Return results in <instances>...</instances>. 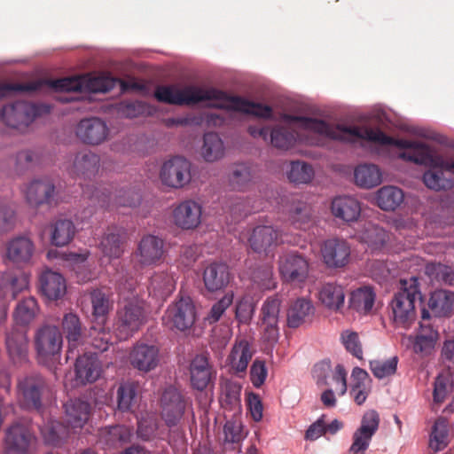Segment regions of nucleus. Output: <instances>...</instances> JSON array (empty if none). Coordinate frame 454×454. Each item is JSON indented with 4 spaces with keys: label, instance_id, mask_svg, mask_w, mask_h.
Wrapping results in <instances>:
<instances>
[{
    "label": "nucleus",
    "instance_id": "obj_26",
    "mask_svg": "<svg viewBox=\"0 0 454 454\" xmlns=\"http://www.w3.org/2000/svg\"><path fill=\"white\" fill-rule=\"evenodd\" d=\"M108 133L106 123L96 117L82 120L76 128L78 138L91 145L102 144L107 138Z\"/></svg>",
    "mask_w": 454,
    "mask_h": 454
},
{
    "label": "nucleus",
    "instance_id": "obj_13",
    "mask_svg": "<svg viewBox=\"0 0 454 454\" xmlns=\"http://www.w3.org/2000/svg\"><path fill=\"white\" fill-rule=\"evenodd\" d=\"M35 252L34 241L27 236L19 235L7 241L4 258L17 267H24L31 263Z\"/></svg>",
    "mask_w": 454,
    "mask_h": 454
},
{
    "label": "nucleus",
    "instance_id": "obj_4",
    "mask_svg": "<svg viewBox=\"0 0 454 454\" xmlns=\"http://www.w3.org/2000/svg\"><path fill=\"white\" fill-rule=\"evenodd\" d=\"M116 80L109 76L77 75L57 80H36L25 84H0V98L12 91H38L44 87L55 91L107 92L115 85Z\"/></svg>",
    "mask_w": 454,
    "mask_h": 454
},
{
    "label": "nucleus",
    "instance_id": "obj_28",
    "mask_svg": "<svg viewBox=\"0 0 454 454\" xmlns=\"http://www.w3.org/2000/svg\"><path fill=\"white\" fill-rule=\"evenodd\" d=\"M443 162L444 166L426 165L430 169L425 172L423 181L429 189L440 191L451 187V177L445 176V172L454 175V160L443 159Z\"/></svg>",
    "mask_w": 454,
    "mask_h": 454
},
{
    "label": "nucleus",
    "instance_id": "obj_51",
    "mask_svg": "<svg viewBox=\"0 0 454 454\" xmlns=\"http://www.w3.org/2000/svg\"><path fill=\"white\" fill-rule=\"evenodd\" d=\"M62 330L70 346H76L82 337V325L78 315L69 312L64 315Z\"/></svg>",
    "mask_w": 454,
    "mask_h": 454
},
{
    "label": "nucleus",
    "instance_id": "obj_2",
    "mask_svg": "<svg viewBox=\"0 0 454 454\" xmlns=\"http://www.w3.org/2000/svg\"><path fill=\"white\" fill-rule=\"evenodd\" d=\"M283 121L286 125H276L270 130V143L278 149L287 150L296 141L313 145L315 142L309 137L312 135L333 140L347 141V137H342L341 135L342 131L348 129V127L332 125L316 118L289 114H285Z\"/></svg>",
    "mask_w": 454,
    "mask_h": 454
},
{
    "label": "nucleus",
    "instance_id": "obj_54",
    "mask_svg": "<svg viewBox=\"0 0 454 454\" xmlns=\"http://www.w3.org/2000/svg\"><path fill=\"white\" fill-rule=\"evenodd\" d=\"M137 436L144 441L160 437L159 424L153 412H145L137 419Z\"/></svg>",
    "mask_w": 454,
    "mask_h": 454
},
{
    "label": "nucleus",
    "instance_id": "obj_42",
    "mask_svg": "<svg viewBox=\"0 0 454 454\" xmlns=\"http://www.w3.org/2000/svg\"><path fill=\"white\" fill-rule=\"evenodd\" d=\"M403 191L392 185L383 186L379 189L375 195V202L379 207L385 211L395 210L403 201Z\"/></svg>",
    "mask_w": 454,
    "mask_h": 454
},
{
    "label": "nucleus",
    "instance_id": "obj_53",
    "mask_svg": "<svg viewBox=\"0 0 454 454\" xmlns=\"http://www.w3.org/2000/svg\"><path fill=\"white\" fill-rule=\"evenodd\" d=\"M132 430L126 426L116 425L101 429L100 440L109 446H116L130 440Z\"/></svg>",
    "mask_w": 454,
    "mask_h": 454
},
{
    "label": "nucleus",
    "instance_id": "obj_24",
    "mask_svg": "<svg viewBox=\"0 0 454 454\" xmlns=\"http://www.w3.org/2000/svg\"><path fill=\"white\" fill-rule=\"evenodd\" d=\"M279 231L271 225H258L254 227L248 237L251 249L258 254L269 253L280 243Z\"/></svg>",
    "mask_w": 454,
    "mask_h": 454
},
{
    "label": "nucleus",
    "instance_id": "obj_9",
    "mask_svg": "<svg viewBox=\"0 0 454 454\" xmlns=\"http://www.w3.org/2000/svg\"><path fill=\"white\" fill-rule=\"evenodd\" d=\"M44 110L49 109L44 106H37L26 101H17L4 106L0 113L2 121L13 129L27 128L36 116Z\"/></svg>",
    "mask_w": 454,
    "mask_h": 454
},
{
    "label": "nucleus",
    "instance_id": "obj_57",
    "mask_svg": "<svg viewBox=\"0 0 454 454\" xmlns=\"http://www.w3.org/2000/svg\"><path fill=\"white\" fill-rule=\"evenodd\" d=\"M241 387L238 383L226 380L222 384L219 402L225 409H239Z\"/></svg>",
    "mask_w": 454,
    "mask_h": 454
},
{
    "label": "nucleus",
    "instance_id": "obj_23",
    "mask_svg": "<svg viewBox=\"0 0 454 454\" xmlns=\"http://www.w3.org/2000/svg\"><path fill=\"white\" fill-rule=\"evenodd\" d=\"M74 387L93 383L102 373L101 363L95 354H84L76 359Z\"/></svg>",
    "mask_w": 454,
    "mask_h": 454
},
{
    "label": "nucleus",
    "instance_id": "obj_16",
    "mask_svg": "<svg viewBox=\"0 0 454 454\" xmlns=\"http://www.w3.org/2000/svg\"><path fill=\"white\" fill-rule=\"evenodd\" d=\"M379 424L380 417L375 411L364 413L360 427L353 434V442L348 450L349 454L364 453L367 450Z\"/></svg>",
    "mask_w": 454,
    "mask_h": 454
},
{
    "label": "nucleus",
    "instance_id": "obj_11",
    "mask_svg": "<svg viewBox=\"0 0 454 454\" xmlns=\"http://www.w3.org/2000/svg\"><path fill=\"white\" fill-rule=\"evenodd\" d=\"M192 164L184 157L175 156L163 162L160 170V179L163 185L181 189L192 179Z\"/></svg>",
    "mask_w": 454,
    "mask_h": 454
},
{
    "label": "nucleus",
    "instance_id": "obj_6",
    "mask_svg": "<svg viewBox=\"0 0 454 454\" xmlns=\"http://www.w3.org/2000/svg\"><path fill=\"white\" fill-rule=\"evenodd\" d=\"M148 312L145 303L138 297L125 299L119 308L114 323V333L119 340L132 337L146 322Z\"/></svg>",
    "mask_w": 454,
    "mask_h": 454
},
{
    "label": "nucleus",
    "instance_id": "obj_22",
    "mask_svg": "<svg viewBox=\"0 0 454 454\" xmlns=\"http://www.w3.org/2000/svg\"><path fill=\"white\" fill-rule=\"evenodd\" d=\"M23 193L31 207L51 205L55 198V185L48 178L36 179L25 186Z\"/></svg>",
    "mask_w": 454,
    "mask_h": 454
},
{
    "label": "nucleus",
    "instance_id": "obj_47",
    "mask_svg": "<svg viewBox=\"0 0 454 454\" xmlns=\"http://www.w3.org/2000/svg\"><path fill=\"white\" fill-rule=\"evenodd\" d=\"M359 239L372 252H375L386 245L388 234L383 228L369 223L360 233Z\"/></svg>",
    "mask_w": 454,
    "mask_h": 454
},
{
    "label": "nucleus",
    "instance_id": "obj_37",
    "mask_svg": "<svg viewBox=\"0 0 454 454\" xmlns=\"http://www.w3.org/2000/svg\"><path fill=\"white\" fill-rule=\"evenodd\" d=\"M372 380L368 372L360 368L355 367L351 373L350 394L354 401L358 404H363L371 392Z\"/></svg>",
    "mask_w": 454,
    "mask_h": 454
},
{
    "label": "nucleus",
    "instance_id": "obj_41",
    "mask_svg": "<svg viewBox=\"0 0 454 454\" xmlns=\"http://www.w3.org/2000/svg\"><path fill=\"white\" fill-rule=\"evenodd\" d=\"M200 154L207 162H215L224 157L225 146L218 134L208 132L204 135Z\"/></svg>",
    "mask_w": 454,
    "mask_h": 454
},
{
    "label": "nucleus",
    "instance_id": "obj_27",
    "mask_svg": "<svg viewBox=\"0 0 454 454\" xmlns=\"http://www.w3.org/2000/svg\"><path fill=\"white\" fill-rule=\"evenodd\" d=\"M129 359L135 369L148 372L155 369L159 364V348L154 345L137 343L132 348Z\"/></svg>",
    "mask_w": 454,
    "mask_h": 454
},
{
    "label": "nucleus",
    "instance_id": "obj_14",
    "mask_svg": "<svg viewBox=\"0 0 454 454\" xmlns=\"http://www.w3.org/2000/svg\"><path fill=\"white\" fill-rule=\"evenodd\" d=\"M309 269L308 260L296 253H288L279 258V273L286 282H304L309 276Z\"/></svg>",
    "mask_w": 454,
    "mask_h": 454
},
{
    "label": "nucleus",
    "instance_id": "obj_12",
    "mask_svg": "<svg viewBox=\"0 0 454 454\" xmlns=\"http://www.w3.org/2000/svg\"><path fill=\"white\" fill-rule=\"evenodd\" d=\"M4 441L9 450L26 454L35 443L36 438L29 428V422L19 420L6 429Z\"/></svg>",
    "mask_w": 454,
    "mask_h": 454
},
{
    "label": "nucleus",
    "instance_id": "obj_60",
    "mask_svg": "<svg viewBox=\"0 0 454 454\" xmlns=\"http://www.w3.org/2000/svg\"><path fill=\"white\" fill-rule=\"evenodd\" d=\"M425 272L432 281L454 286V270L450 266L430 262L426 265Z\"/></svg>",
    "mask_w": 454,
    "mask_h": 454
},
{
    "label": "nucleus",
    "instance_id": "obj_19",
    "mask_svg": "<svg viewBox=\"0 0 454 454\" xmlns=\"http://www.w3.org/2000/svg\"><path fill=\"white\" fill-rule=\"evenodd\" d=\"M330 211L335 219L349 224L359 220L362 205L355 196L338 195L333 198Z\"/></svg>",
    "mask_w": 454,
    "mask_h": 454
},
{
    "label": "nucleus",
    "instance_id": "obj_20",
    "mask_svg": "<svg viewBox=\"0 0 454 454\" xmlns=\"http://www.w3.org/2000/svg\"><path fill=\"white\" fill-rule=\"evenodd\" d=\"M19 390L21 396V403L27 409H39L41 398L48 386L44 379L40 375L26 377L19 383Z\"/></svg>",
    "mask_w": 454,
    "mask_h": 454
},
{
    "label": "nucleus",
    "instance_id": "obj_33",
    "mask_svg": "<svg viewBox=\"0 0 454 454\" xmlns=\"http://www.w3.org/2000/svg\"><path fill=\"white\" fill-rule=\"evenodd\" d=\"M431 312L437 317H449L454 314V292L438 289L428 300Z\"/></svg>",
    "mask_w": 454,
    "mask_h": 454
},
{
    "label": "nucleus",
    "instance_id": "obj_38",
    "mask_svg": "<svg viewBox=\"0 0 454 454\" xmlns=\"http://www.w3.org/2000/svg\"><path fill=\"white\" fill-rule=\"evenodd\" d=\"M6 347L10 356L15 363L27 360L28 350L27 332L12 330L7 333Z\"/></svg>",
    "mask_w": 454,
    "mask_h": 454
},
{
    "label": "nucleus",
    "instance_id": "obj_7",
    "mask_svg": "<svg viewBox=\"0 0 454 454\" xmlns=\"http://www.w3.org/2000/svg\"><path fill=\"white\" fill-rule=\"evenodd\" d=\"M34 345L39 363L47 364L59 358L63 336L57 325H43L36 329Z\"/></svg>",
    "mask_w": 454,
    "mask_h": 454
},
{
    "label": "nucleus",
    "instance_id": "obj_50",
    "mask_svg": "<svg viewBox=\"0 0 454 454\" xmlns=\"http://www.w3.org/2000/svg\"><path fill=\"white\" fill-rule=\"evenodd\" d=\"M375 293L369 286L358 288L352 292L350 296V308L360 314L369 313L374 304Z\"/></svg>",
    "mask_w": 454,
    "mask_h": 454
},
{
    "label": "nucleus",
    "instance_id": "obj_44",
    "mask_svg": "<svg viewBox=\"0 0 454 454\" xmlns=\"http://www.w3.org/2000/svg\"><path fill=\"white\" fill-rule=\"evenodd\" d=\"M254 178V168L247 163L237 164L229 176V184L236 191H246Z\"/></svg>",
    "mask_w": 454,
    "mask_h": 454
},
{
    "label": "nucleus",
    "instance_id": "obj_8",
    "mask_svg": "<svg viewBox=\"0 0 454 454\" xmlns=\"http://www.w3.org/2000/svg\"><path fill=\"white\" fill-rule=\"evenodd\" d=\"M197 318L196 307L189 296H180L171 302L163 317V325L181 332L191 329Z\"/></svg>",
    "mask_w": 454,
    "mask_h": 454
},
{
    "label": "nucleus",
    "instance_id": "obj_56",
    "mask_svg": "<svg viewBox=\"0 0 454 454\" xmlns=\"http://www.w3.org/2000/svg\"><path fill=\"white\" fill-rule=\"evenodd\" d=\"M90 299L94 323H106L108 312L112 308L108 296L100 290H94L90 294Z\"/></svg>",
    "mask_w": 454,
    "mask_h": 454
},
{
    "label": "nucleus",
    "instance_id": "obj_48",
    "mask_svg": "<svg viewBox=\"0 0 454 454\" xmlns=\"http://www.w3.org/2000/svg\"><path fill=\"white\" fill-rule=\"evenodd\" d=\"M75 234V226L71 220L59 219L51 225V242L56 247L67 245Z\"/></svg>",
    "mask_w": 454,
    "mask_h": 454
},
{
    "label": "nucleus",
    "instance_id": "obj_62",
    "mask_svg": "<svg viewBox=\"0 0 454 454\" xmlns=\"http://www.w3.org/2000/svg\"><path fill=\"white\" fill-rule=\"evenodd\" d=\"M314 176L312 167L304 161H292L287 177L292 183L307 184L311 181Z\"/></svg>",
    "mask_w": 454,
    "mask_h": 454
},
{
    "label": "nucleus",
    "instance_id": "obj_21",
    "mask_svg": "<svg viewBox=\"0 0 454 454\" xmlns=\"http://www.w3.org/2000/svg\"><path fill=\"white\" fill-rule=\"evenodd\" d=\"M281 301L277 296L269 297L261 309V321L263 338L269 342H275L278 337V319Z\"/></svg>",
    "mask_w": 454,
    "mask_h": 454
},
{
    "label": "nucleus",
    "instance_id": "obj_55",
    "mask_svg": "<svg viewBox=\"0 0 454 454\" xmlns=\"http://www.w3.org/2000/svg\"><path fill=\"white\" fill-rule=\"evenodd\" d=\"M138 385L132 381L124 382L117 390L118 409L122 411H131L137 401Z\"/></svg>",
    "mask_w": 454,
    "mask_h": 454
},
{
    "label": "nucleus",
    "instance_id": "obj_30",
    "mask_svg": "<svg viewBox=\"0 0 454 454\" xmlns=\"http://www.w3.org/2000/svg\"><path fill=\"white\" fill-rule=\"evenodd\" d=\"M99 163L100 158L98 154L90 151L80 152L74 158L70 174L83 179H90L98 173Z\"/></svg>",
    "mask_w": 454,
    "mask_h": 454
},
{
    "label": "nucleus",
    "instance_id": "obj_1",
    "mask_svg": "<svg viewBox=\"0 0 454 454\" xmlns=\"http://www.w3.org/2000/svg\"><path fill=\"white\" fill-rule=\"evenodd\" d=\"M156 99L176 106H193L201 102L215 108L240 112L261 118H270L272 109L269 106L254 103L241 97H229L222 90L196 85H160L155 89Z\"/></svg>",
    "mask_w": 454,
    "mask_h": 454
},
{
    "label": "nucleus",
    "instance_id": "obj_45",
    "mask_svg": "<svg viewBox=\"0 0 454 454\" xmlns=\"http://www.w3.org/2000/svg\"><path fill=\"white\" fill-rule=\"evenodd\" d=\"M356 185L362 188H372L381 182L380 168L374 164H364L356 168L354 172Z\"/></svg>",
    "mask_w": 454,
    "mask_h": 454
},
{
    "label": "nucleus",
    "instance_id": "obj_31",
    "mask_svg": "<svg viewBox=\"0 0 454 454\" xmlns=\"http://www.w3.org/2000/svg\"><path fill=\"white\" fill-rule=\"evenodd\" d=\"M203 282L208 292L213 293L223 289L230 282L228 266L224 263H210L203 271Z\"/></svg>",
    "mask_w": 454,
    "mask_h": 454
},
{
    "label": "nucleus",
    "instance_id": "obj_10",
    "mask_svg": "<svg viewBox=\"0 0 454 454\" xmlns=\"http://www.w3.org/2000/svg\"><path fill=\"white\" fill-rule=\"evenodd\" d=\"M187 400L175 387L164 389L160 398V414L168 427L177 426L184 418L187 408Z\"/></svg>",
    "mask_w": 454,
    "mask_h": 454
},
{
    "label": "nucleus",
    "instance_id": "obj_35",
    "mask_svg": "<svg viewBox=\"0 0 454 454\" xmlns=\"http://www.w3.org/2000/svg\"><path fill=\"white\" fill-rule=\"evenodd\" d=\"M191 384L198 390H204L212 378V369L204 356H196L190 364Z\"/></svg>",
    "mask_w": 454,
    "mask_h": 454
},
{
    "label": "nucleus",
    "instance_id": "obj_43",
    "mask_svg": "<svg viewBox=\"0 0 454 454\" xmlns=\"http://www.w3.org/2000/svg\"><path fill=\"white\" fill-rule=\"evenodd\" d=\"M124 232L117 228L108 230L103 236L99 247L105 256L119 258L123 253Z\"/></svg>",
    "mask_w": 454,
    "mask_h": 454
},
{
    "label": "nucleus",
    "instance_id": "obj_32",
    "mask_svg": "<svg viewBox=\"0 0 454 454\" xmlns=\"http://www.w3.org/2000/svg\"><path fill=\"white\" fill-rule=\"evenodd\" d=\"M41 290L49 300L61 299L67 292L66 280L58 272L47 270L40 277Z\"/></svg>",
    "mask_w": 454,
    "mask_h": 454
},
{
    "label": "nucleus",
    "instance_id": "obj_3",
    "mask_svg": "<svg viewBox=\"0 0 454 454\" xmlns=\"http://www.w3.org/2000/svg\"><path fill=\"white\" fill-rule=\"evenodd\" d=\"M341 136L347 137L346 142L349 143L362 138L381 145H389L398 148L411 149V152L399 153V158L419 165L444 166L443 158L440 155H434L426 144L407 139H395L379 129L348 127V130L342 131Z\"/></svg>",
    "mask_w": 454,
    "mask_h": 454
},
{
    "label": "nucleus",
    "instance_id": "obj_25",
    "mask_svg": "<svg viewBox=\"0 0 454 454\" xmlns=\"http://www.w3.org/2000/svg\"><path fill=\"white\" fill-rule=\"evenodd\" d=\"M439 340V333L430 323L420 322L415 335L408 337L414 353L427 356L433 353Z\"/></svg>",
    "mask_w": 454,
    "mask_h": 454
},
{
    "label": "nucleus",
    "instance_id": "obj_59",
    "mask_svg": "<svg viewBox=\"0 0 454 454\" xmlns=\"http://www.w3.org/2000/svg\"><path fill=\"white\" fill-rule=\"evenodd\" d=\"M105 325L106 323H93L89 332L90 344L99 352L107 350L113 343L111 333Z\"/></svg>",
    "mask_w": 454,
    "mask_h": 454
},
{
    "label": "nucleus",
    "instance_id": "obj_18",
    "mask_svg": "<svg viewBox=\"0 0 454 454\" xmlns=\"http://www.w3.org/2000/svg\"><path fill=\"white\" fill-rule=\"evenodd\" d=\"M321 255L327 268H342L349 262L350 247L343 239H327L321 246Z\"/></svg>",
    "mask_w": 454,
    "mask_h": 454
},
{
    "label": "nucleus",
    "instance_id": "obj_63",
    "mask_svg": "<svg viewBox=\"0 0 454 454\" xmlns=\"http://www.w3.org/2000/svg\"><path fill=\"white\" fill-rule=\"evenodd\" d=\"M398 357L392 356L387 360H372L370 362V369L379 380L390 377L396 372Z\"/></svg>",
    "mask_w": 454,
    "mask_h": 454
},
{
    "label": "nucleus",
    "instance_id": "obj_58",
    "mask_svg": "<svg viewBox=\"0 0 454 454\" xmlns=\"http://www.w3.org/2000/svg\"><path fill=\"white\" fill-rule=\"evenodd\" d=\"M175 279L168 272H158L151 278L150 292L153 295L164 298L169 295L175 289Z\"/></svg>",
    "mask_w": 454,
    "mask_h": 454
},
{
    "label": "nucleus",
    "instance_id": "obj_64",
    "mask_svg": "<svg viewBox=\"0 0 454 454\" xmlns=\"http://www.w3.org/2000/svg\"><path fill=\"white\" fill-rule=\"evenodd\" d=\"M233 299L234 293L232 291L225 293L221 299L212 305L205 320L210 325L218 322L226 309L232 304Z\"/></svg>",
    "mask_w": 454,
    "mask_h": 454
},
{
    "label": "nucleus",
    "instance_id": "obj_49",
    "mask_svg": "<svg viewBox=\"0 0 454 454\" xmlns=\"http://www.w3.org/2000/svg\"><path fill=\"white\" fill-rule=\"evenodd\" d=\"M40 431L44 442L51 446L61 445L69 434L68 427L56 420L48 421Z\"/></svg>",
    "mask_w": 454,
    "mask_h": 454
},
{
    "label": "nucleus",
    "instance_id": "obj_36",
    "mask_svg": "<svg viewBox=\"0 0 454 454\" xmlns=\"http://www.w3.org/2000/svg\"><path fill=\"white\" fill-rule=\"evenodd\" d=\"M318 299L325 308L338 311L344 305V289L334 282L325 283L318 290Z\"/></svg>",
    "mask_w": 454,
    "mask_h": 454
},
{
    "label": "nucleus",
    "instance_id": "obj_34",
    "mask_svg": "<svg viewBox=\"0 0 454 454\" xmlns=\"http://www.w3.org/2000/svg\"><path fill=\"white\" fill-rule=\"evenodd\" d=\"M67 422L72 429H81L88 421L90 405L81 399L69 400L64 405Z\"/></svg>",
    "mask_w": 454,
    "mask_h": 454
},
{
    "label": "nucleus",
    "instance_id": "obj_40",
    "mask_svg": "<svg viewBox=\"0 0 454 454\" xmlns=\"http://www.w3.org/2000/svg\"><path fill=\"white\" fill-rule=\"evenodd\" d=\"M313 313L312 302L306 298H298L291 303L287 310V325L292 328L299 327Z\"/></svg>",
    "mask_w": 454,
    "mask_h": 454
},
{
    "label": "nucleus",
    "instance_id": "obj_17",
    "mask_svg": "<svg viewBox=\"0 0 454 454\" xmlns=\"http://www.w3.org/2000/svg\"><path fill=\"white\" fill-rule=\"evenodd\" d=\"M164 254V240L158 236L148 234L139 241L136 256L142 266H153L163 260Z\"/></svg>",
    "mask_w": 454,
    "mask_h": 454
},
{
    "label": "nucleus",
    "instance_id": "obj_46",
    "mask_svg": "<svg viewBox=\"0 0 454 454\" xmlns=\"http://www.w3.org/2000/svg\"><path fill=\"white\" fill-rule=\"evenodd\" d=\"M38 314L39 306L36 300L33 297H28L17 304L13 318L17 325L27 326L35 319Z\"/></svg>",
    "mask_w": 454,
    "mask_h": 454
},
{
    "label": "nucleus",
    "instance_id": "obj_52",
    "mask_svg": "<svg viewBox=\"0 0 454 454\" xmlns=\"http://www.w3.org/2000/svg\"><path fill=\"white\" fill-rule=\"evenodd\" d=\"M449 425L444 418L435 420L429 438V448L437 452L442 450L449 444Z\"/></svg>",
    "mask_w": 454,
    "mask_h": 454
},
{
    "label": "nucleus",
    "instance_id": "obj_15",
    "mask_svg": "<svg viewBox=\"0 0 454 454\" xmlns=\"http://www.w3.org/2000/svg\"><path fill=\"white\" fill-rule=\"evenodd\" d=\"M202 206L194 200H184L173 209L174 224L185 231L194 230L201 223Z\"/></svg>",
    "mask_w": 454,
    "mask_h": 454
},
{
    "label": "nucleus",
    "instance_id": "obj_39",
    "mask_svg": "<svg viewBox=\"0 0 454 454\" xmlns=\"http://www.w3.org/2000/svg\"><path fill=\"white\" fill-rule=\"evenodd\" d=\"M251 358L252 351L248 341L240 340L233 345L227 357V363L236 372H243L247 370Z\"/></svg>",
    "mask_w": 454,
    "mask_h": 454
},
{
    "label": "nucleus",
    "instance_id": "obj_29",
    "mask_svg": "<svg viewBox=\"0 0 454 454\" xmlns=\"http://www.w3.org/2000/svg\"><path fill=\"white\" fill-rule=\"evenodd\" d=\"M28 277L12 272H4L0 278V300L9 301L16 299L18 294L28 286Z\"/></svg>",
    "mask_w": 454,
    "mask_h": 454
},
{
    "label": "nucleus",
    "instance_id": "obj_61",
    "mask_svg": "<svg viewBox=\"0 0 454 454\" xmlns=\"http://www.w3.org/2000/svg\"><path fill=\"white\" fill-rule=\"evenodd\" d=\"M255 301L250 294H244L237 300L235 305V318L239 324L248 325L254 314Z\"/></svg>",
    "mask_w": 454,
    "mask_h": 454
},
{
    "label": "nucleus",
    "instance_id": "obj_5",
    "mask_svg": "<svg viewBox=\"0 0 454 454\" xmlns=\"http://www.w3.org/2000/svg\"><path fill=\"white\" fill-rule=\"evenodd\" d=\"M401 289L391 301L392 320L396 327L410 328L416 318L415 301L421 298L417 277L401 279Z\"/></svg>",
    "mask_w": 454,
    "mask_h": 454
}]
</instances>
